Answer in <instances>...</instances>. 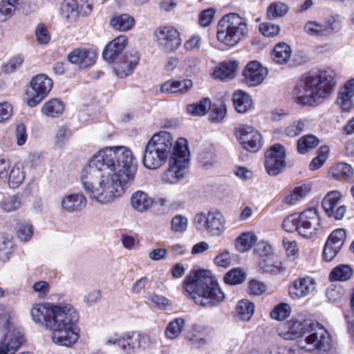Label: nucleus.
Masks as SVG:
<instances>
[{
    "label": "nucleus",
    "mask_w": 354,
    "mask_h": 354,
    "mask_svg": "<svg viewBox=\"0 0 354 354\" xmlns=\"http://www.w3.org/2000/svg\"><path fill=\"white\" fill-rule=\"evenodd\" d=\"M149 299L152 302L153 306L160 309H165L167 306L171 304L170 301L164 296L151 294Z\"/></svg>",
    "instance_id": "62"
},
{
    "label": "nucleus",
    "mask_w": 354,
    "mask_h": 354,
    "mask_svg": "<svg viewBox=\"0 0 354 354\" xmlns=\"http://www.w3.org/2000/svg\"><path fill=\"white\" fill-rule=\"evenodd\" d=\"M354 96V79L347 81L340 88L335 103L344 111H349L353 106L352 98Z\"/></svg>",
    "instance_id": "23"
},
{
    "label": "nucleus",
    "mask_w": 354,
    "mask_h": 354,
    "mask_svg": "<svg viewBox=\"0 0 354 354\" xmlns=\"http://www.w3.org/2000/svg\"><path fill=\"white\" fill-rule=\"evenodd\" d=\"M233 104L237 112L246 113L252 104V100L248 93L243 91H236L233 94Z\"/></svg>",
    "instance_id": "30"
},
{
    "label": "nucleus",
    "mask_w": 354,
    "mask_h": 354,
    "mask_svg": "<svg viewBox=\"0 0 354 354\" xmlns=\"http://www.w3.org/2000/svg\"><path fill=\"white\" fill-rule=\"evenodd\" d=\"M24 57L22 55H18L12 57L3 67V71L5 73H12L17 69L19 68L22 65Z\"/></svg>",
    "instance_id": "54"
},
{
    "label": "nucleus",
    "mask_w": 354,
    "mask_h": 354,
    "mask_svg": "<svg viewBox=\"0 0 354 354\" xmlns=\"http://www.w3.org/2000/svg\"><path fill=\"white\" fill-rule=\"evenodd\" d=\"M176 147L172 135L165 131L155 133L147 142L142 157L143 165L149 169H156L171 159Z\"/></svg>",
    "instance_id": "5"
},
{
    "label": "nucleus",
    "mask_w": 354,
    "mask_h": 354,
    "mask_svg": "<svg viewBox=\"0 0 354 354\" xmlns=\"http://www.w3.org/2000/svg\"><path fill=\"white\" fill-rule=\"evenodd\" d=\"M259 30L266 37H274L279 32L280 28L271 22H265L260 24Z\"/></svg>",
    "instance_id": "57"
},
{
    "label": "nucleus",
    "mask_w": 354,
    "mask_h": 354,
    "mask_svg": "<svg viewBox=\"0 0 354 354\" xmlns=\"http://www.w3.org/2000/svg\"><path fill=\"white\" fill-rule=\"evenodd\" d=\"M344 294V290L341 286H331L326 291V297L331 303L340 301Z\"/></svg>",
    "instance_id": "56"
},
{
    "label": "nucleus",
    "mask_w": 354,
    "mask_h": 354,
    "mask_svg": "<svg viewBox=\"0 0 354 354\" xmlns=\"http://www.w3.org/2000/svg\"><path fill=\"white\" fill-rule=\"evenodd\" d=\"M290 314V306L288 304L281 303L276 306L270 312V317L277 320H284Z\"/></svg>",
    "instance_id": "48"
},
{
    "label": "nucleus",
    "mask_w": 354,
    "mask_h": 354,
    "mask_svg": "<svg viewBox=\"0 0 354 354\" xmlns=\"http://www.w3.org/2000/svg\"><path fill=\"white\" fill-rule=\"evenodd\" d=\"M311 190L309 184H304L301 186L295 187L291 194L285 198V202L290 205H294L297 201L306 197Z\"/></svg>",
    "instance_id": "38"
},
{
    "label": "nucleus",
    "mask_w": 354,
    "mask_h": 354,
    "mask_svg": "<svg viewBox=\"0 0 354 354\" xmlns=\"http://www.w3.org/2000/svg\"><path fill=\"white\" fill-rule=\"evenodd\" d=\"M312 324H313L312 320L291 319L284 324L283 329L281 330L279 335L285 339H295L299 337H305Z\"/></svg>",
    "instance_id": "16"
},
{
    "label": "nucleus",
    "mask_w": 354,
    "mask_h": 354,
    "mask_svg": "<svg viewBox=\"0 0 354 354\" xmlns=\"http://www.w3.org/2000/svg\"><path fill=\"white\" fill-rule=\"evenodd\" d=\"M192 86V81L189 79L169 80L161 85L160 91L167 93H186L190 90Z\"/></svg>",
    "instance_id": "27"
},
{
    "label": "nucleus",
    "mask_w": 354,
    "mask_h": 354,
    "mask_svg": "<svg viewBox=\"0 0 354 354\" xmlns=\"http://www.w3.org/2000/svg\"><path fill=\"white\" fill-rule=\"evenodd\" d=\"M110 23L115 30L124 32L133 28L135 20L128 14H122L113 17Z\"/></svg>",
    "instance_id": "36"
},
{
    "label": "nucleus",
    "mask_w": 354,
    "mask_h": 354,
    "mask_svg": "<svg viewBox=\"0 0 354 354\" xmlns=\"http://www.w3.org/2000/svg\"><path fill=\"white\" fill-rule=\"evenodd\" d=\"M25 171L23 164L17 162L12 167L9 174H8V182L11 188L18 187L25 179Z\"/></svg>",
    "instance_id": "33"
},
{
    "label": "nucleus",
    "mask_w": 354,
    "mask_h": 354,
    "mask_svg": "<svg viewBox=\"0 0 354 354\" xmlns=\"http://www.w3.org/2000/svg\"><path fill=\"white\" fill-rule=\"evenodd\" d=\"M319 144V140L313 134H306L297 140V149L299 153L306 154L310 150L317 147Z\"/></svg>",
    "instance_id": "34"
},
{
    "label": "nucleus",
    "mask_w": 354,
    "mask_h": 354,
    "mask_svg": "<svg viewBox=\"0 0 354 354\" xmlns=\"http://www.w3.org/2000/svg\"><path fill=\"white\" fill-rule=\"evenodd\" d=\"M154 36L158 46L166 53L176 50L182 43L179 32L171 26L158 28Z\"/></svg>",
    "instance_id": "13"
},
{
    "label": "nucleus",
    "mask_w": 354,
    "mask_h": 354,
    "mask_svg": "<svg viewBox=\"0 0 354 354\" xmlns=\"http://www.w3.org/2000/svg\"><path fill=\"white\" fill-rule=\"evenodd\" d=\"M183 290L196 304L205 308L215 307L225 299L224 293L209 270H199L194 275L187 276Z\"/></svg>",
    "instance_id": "4"
},
{
    "label": "nucleus",
    "mask_w": 354,
    "mask_h": 354,
    "mask_svg": "<svg viewBox=\"0 0 354 354\" xmlns=\"http://www.w3.org/2000/svg\"><path fill=\"white\" fill-rule=\"evenodd\" d=\"M193 223L198 231L207 232L214 236L221 235L225 230V219L222 213L217 209L196 214Z\"/></svg>",
    "instance_id": "10"
},
{
    "label": "nucleus",
    "mask_w": 354,
    "mask_h": 354,
    "mask_svg": "<svg viewBox=\"0 0 354 354\" xmlns=\"http://www.w3.org/2000/svg\"><path fill=\"white\" fill-rule=\"evenodd\" d=\"M254 305L248 300H241L236 305L237 315L243 321H249L254 314Z\"/></svg>",
    "instance_id": "39"
},
{
    "label": "nucleus",
    "mask_w": 354,
    "mask_h": 354,
    "mask_svg": "<svg viewBox=\"0 0 354 354\" xmlns=\"http://www.w3.org/2000/svg\"><path fill=\"white\" fill-rule=\"evenodd\" d=\"M267 75V68L263 67L257 61L249 62L243 71L244 82L250 86L259 85Z\"/></svg>",
    "instance_id": "18"
},
{
    "label": "nucleus",
    "mask_w": 354,
    "mask_h": 354,
    "mask_svg": "<svg viewBox=\"0 0 354 354\" xmlns=\"http://www.w3.org/2000/svg\"><path fill=\"white\" fill-rule=\"evenodd\" d=\"M53 87V81L44 74L34 77L30 82V88L27 91V104L36 106L48 95Z\"/></svg>",
    "instance_id": "11"
},
{
    "label": "nucleus",
    "mask_w": 354,
    "mask_h": 354,
    "mask_svg": "<svg viewBox=\"0 0 354 354\" xmlns=\"http://www.w3.org/2000/svg\"><path fill=\"white\" fill-rule=\"evenodd\" d=\"M237 66L238 64L235 61L225 62L221 66L215 68L213 76L221 81L231 80L235 77Z\"/></svg>",
    "instance_id": "29"
},
{
    "label": "nucleus",
    "mask_w": 354,
    "mask_h": 354,
    "mask_svg": "<svg viewBox=\"0 0 354 354\" xmlns=\"http://www.w3.org/2000/svg\"><path fill=\"white\" fill-rule=\"evenodd\" d=\"M131 201L133 208L139 212H146L153 203L152 198L142 191H137L134 193L131 196Z\"/></svg>",
    "instance_id": "31"
},
{
    "label": "nucleus",
    "mask_w": 354,
    "mask_h": 354,
    "mask_svg": "<svg viewBox=\"0 0 354 354\" xmlns=\"http://www.w3.org/2000/svg\"><path fill=\"white\" fill-rule=\"evenodd\" d=\"M259 268L263 272L277 274L281 270L280 266H276L270 263L266 259H263L259 262Z\"/></svg>",
    "instance_id": "61"
},
{
    "label": "nucleus",
    "mask_w": 354,
    "mask_h": 354,
    "mask_svg": "<svg viewBox=\"0 0 354 354\" xmlns=\"http://www.w3.org/2000/svg\"><path fill=\"white\" fill-rule=\"evenodd\" d=\"M210 117L211 120L213 122H220L221 121L227 113V109L225 104H214L212 106H211L210 109Z\"/></svg>",
    "instance_id": "55"
},
{
    "label": "nucleus",
    "mask_w": 354,
    "mask_h": 354,
    "mask_svg": "<svg viewBox=\"0 0 354 354\" xmlns=\"http://www.w3.org/2000/svg\"><path fill=\"white\" fill-rule=\"evenodd\" d=\"M35 35L38 42L41 44L48 43L50 38L46 26L42 24L37 26L35 30Z\"/></svg>",
    "instance_id": "60"
},
{
    "label": "nucleus",
    "mask_w": 354,
    "mask_h": 354,
    "mask_svg": "<svg viewBox=\"0 0 354 354\" xmlns=\"http://www.w3.org/2000/svg\"><path fill=\"white\" fill-rule=\"evenodd\" d=\"M308 120L297 119L290 122L284 129V134L290 138L299 136L305 131L308 130Z\"/></svg>",
    "instance_id": "32"
},
{
    "label": "nucleus",
    "mask_w": 354,
    "mask_h": 354,
    "mask_svg": "<svg viewBox=\"0 0 354 354\" xmlns=\"http://www.w3.org/2000/svg\"><path fill=\"white\" fill-rule=\"evenodd\" d=\"M30 314L35 323L45 326L53 332L51 337L55 344L70 347L77 341L79 315L72 305L36 304L31 308Z\"/></svg>",
    "instance_id": "2"
},
{
    "label": "nucleus",
    "mask_w": 354,
    "mask_h": 354,
    "mask_svg": "<svg viewBox=\"0 0 354 354\" xmlns=\"http://www.w3.org/2000/svg\"><path fill=\"white\" fill-rule=\"evenodd\" d=\"M265 167L267 172L271 176L279 174L284 165L286 149L280 144L274 145L265 154Z\"/></svg>",
    "instance_id": "15"
},
{
    "label": "nucleus",
    "mask_w": 354,
    "mask_h": 354,
    "mask_svg": "<svg viewBox=\"0 0 354 354\" xmlns=\"http://www.w3.org/2000/svg\"><path fill=\"white\" fill-rule=\"evenodd\" d=\"M32 289L39 298H45L49 292L50 286L48 282L39 281L33 284Z\"/></svg>",
    "instance_id": "63"
},
{
    "label": "nucleus",
    "mask_w": 354,
    "mask_h": 354,
    "mask_svg": "<svg viewBox=\"0 0 354 354\" xmlns=\"http://www.w3.org/2000/svg\"><path fill=\"white\" fill-rule=\"evenodd\" d=\"M290 47L286 43L277 44L272 53V57L274 62L279 64H286L291 55Z\"/></svg>",
    "instance_id": "35"
},
{
    "label": "nucleus",
    "mask_w": 354,
    "mask_h": 354,
    "mask_svg": "<svg viewBox=\"0 0 354 354\" xmlns=\"http://www.w3.org/2000/svg\"><path fill=\"white\" fill-rule=\"evenodd\" d=\"M342 23L338 16H330L324 24L315 21H308L304 26L305 32L313 37H327L339 32Z\"/></svg>",
    "instance_id": "12"
},
{
    "label": "nucleus",
    "mask_w": 354,
    "mask_h": 354,
    "mask_svg": "<svg viewBox=\"0 0 354 354\" xmlns=\"http://www.w3.org/2000/svg\"><path fill=\"white\" fill-rule=\"evenodd\" d=\"M288 11V6L283 3H274L270 5L267 10L269 19H274L283 16Z\"/></svg>",
    "instance_id": "51"
},
{
    "label": "nucleus",
    "mask_w": 354,
    "mask_h": 354,
    "mask_svg": "<svg viewBox=\"0 0 354 354\" xmlns=\"http://www.w3.org/2000/svg\"><path fill=\"white\" fill-rule=\"evenodd\" d=\"M341 194L337 191H331L328 192L323 198L322 205L325 212L329 217L334 218L335 220H341L344 217L346 208L344 205L338 207L335 211Z\"/></svg>",
    "instance_id": "19"
},
{
    "label": "nucleus",
    "mask_w": 354,
    "mask_h": 354,
    "mask_svg": "<svg viewBox=\"0 0 354 354\" xmlns=\"http://www.w3.org/2000/svg\"><path fill=\"white\" fill-rule=\"evenodd\" d=\"M62 15L68 19H74L77 16V10L74 0L65 1L61 6Z\"/></svg>",
    "instance_id": "52"
},
{
    "label": "nucleus",
    "mask_w": 354,
    "mask_h": 354,
    "mask_svg": "<svg viewBox=\"0 0 354 354\" xmlns=\"http://www.w3.org/2000/svg\"><path fill=\"white\" fill-rule=\"evenodd\" d=\"M341 248V246L335 245L330 243V242L326 241L323 251V258L326 261H331L337 255Z\"/></svg>",
    "instance_id": "59"
},
{
    "label": "nucleus",
    "mask_w": 354,
    "mask_h": 354,
    "mask_svg": "<svg viewBox=\"0 0 354 354\" xmlns=\"http://www.w3.org/2000/svg\"><path fill=\"white\" fill-rule=\"evenodd\" d=\"M189 162V151L187 140L183 138L176 141V147L169 168L162 175L161 179L167 183L175 184L184 178Z\"/></svg>",
    "instance_id": "7"
},
{
    "label": "nucleus",
    "mask_w": 354,
    "mask_h": 354,
    "mask_svg": "<svg viewBox=\"0 0 354 354\" xmlns=\"http://www.w3.org/2000/svg\"><path fill=\"white\" fill-rule=\"evenodd\" d=\"M211 108V101L209 98H204L200 102L187 106V111L194 116H201L207 113Z\"/></svg>",
    "instance_id": "40"
},
{
    "label": "nucleus",
    "mask_w": 354,
    "mask_h": 354,
    "mask_svg": "<svg viewBox=\"0 0 354 354\" xmlns=\"http://www.w3.org/2000/svg\"><path fill=\"white\" fill-rule=\"evenodd\" d=\"M299 348L308 352L326 354L332 347V341L328 330L319 323L313 322L305 339L299 342Z\"/></svg>",
    "instance_id": "9"
},
{
    "label": "nucleus",
    "mask_w": 354,
    "mask_h": 354,
    "mask_svg": "<svg viewBox=\"0 0 354 354\" xmlns=\"http://www.w3.org/2000/svg\"><path fill=\"white\" fill-rule=\"evenodd\" d=\"M346 239V232L343 229H337L332 232L327 239V242H330L335 245L342 247Z\"/></svg>",
    "instance_id": "58"
},
{
    "label": "nucleus",
    "mask_w": 354,
    "mask_h": 354,
    "mask_svg": "<svg viewBox=\"0 0 354 354\" xmlns=\"http://www.w3.org/2000/svg\"><path fill=\"white\" fill-rule=\"evenodd\" d=\"M299 214L294 213L288 216L283 222V229L288 232L299 233Z\"/></svg>",
    "instance_id": "50"
},
{
    "label": "nucleus",
    "mask_w": 354,
    "mask_h": 354,
    "mask_svg": "<svg viewBox=\"0 0 354 354\" xmlns=\"http://www.w3.org/2000/svg\"><path fill=\"white\" fill-rule=\"evenodd\" d=\"M137 160L125 147H107L98 151L82 169L81 183L90 199L101 204L112 202L133 181Z\"/></svg>",
    "instance_id": "1"
},
{
    "label": "nucleus",
    "mask_w": 354,
    "mask_h": 354,
    "mask_svg": "<svg viewBox=\"0 0 354 354\" xmlns=\"http://www.w3.org/2000/svg\"><path fill=\"white\" fill-rule=\"evenodd\" d=\"M245 279L244 272L240 268H233L228 271L223 277V281L228 285L242 283Z\"/></svg>",
    "instance_id": "46"
},
{
    "label": "nucleus",
    "mask_w": 354,
    "mask_h": 354,
    "mask_svg": "<svg viewBox=\"0 0 354 354\" xmlns=\"http://www.w3.org/2000/svg\"><path fill=\"white\" fill-rule=\"evenodd\" d=\"M140 60L139 53L137 50L127 52L122 61L114 67V71L118 77L124 78L131 75Z\"/></svg>",
    "instance_id": "20"
},
{
    "label": "nucleus",
    "mask_w": 354,
    "mask_h": 354,
    "mask_svg": "<svg viewBox=\"0 0 354 354\" xmlns=\"http://www.w3.org/2000/svg\"><path fill=\"white\" fill-rule=\"evenodd\" d=\"M257 239V237L254 232H243L236 239V248L239 252H246L252 248Z\"/></svg>",
    "instance_id": "37"
},
{
    "label": "nucleus",
    "mask_w": 354,
    "mask_h": 354,
    "mask_svg": "<svg viewBox=\"0 0 354 354\" xmlns=\"http://www.w3.org/2000/svg\"><path fill=\"white\" fill-rule=\"evenodd\" d=\"M86 204V198L80 193L66 195L61 203L62 209L69 213L81 212Z\"/></svg>",
    "instance_id": "25"
},
{
    "label": "nucleus",
    "mask_w": 354,
    "mask_h": 354,
    "mask_svg": "<svg viewBox=\"0 0 354 354\" xmlns=\"http://www.w3.org/2000/svg\"><path fill=\"white\" fill-rule=\"evenodd\" d=\"M316 288L315 280L310 277L295 279L288 288V293L292 299L305 297L312 293Z\"/></svg>",
    "instance_id": "17"
},
{
    "label": "nucleus",
    "mask_w": 354,
    "mask_h": 354,
    "mask_svg": "<svg viewBox=\"0 0 354 354\" xmlns=\"http://www.w3.org/2000/svg\"><path fill=\"white\" fill-rule=\"evenodd\" d=\"M13 243L6 234H0V261H7L12 252Z\"/></svg>",
    "instance_id": "43"
},
{
    "label": "nucleus",
    "mask_w": 354,
    "mask_h": 354,
    "mask_svg": "<svg viewBox=\"0 0 354 354\" xmlns=\"http://www.w3.org/2000/svg\"><path fill=\"white\" fill-rule=\"evenodd\" d=\"M319 228V225L315 224V221H307L299 214V234L309 238L315 234Z\"/></svg>",
    "instance_id": "41"
},
{
    "label": "nucleus",
    "mask_w": 354,
    "mask_h": 354,
    "mask_svg": "<svg viewBox=\"0 0 354 354\" xmlns=\"http://www.w3.org/2000/svg\"><path fill=\"white\" fill-rule=\"evenodd\" d=\"M186 342L192 348H200L207 344V333L205 326L195 324L187 332Z\"/></svg>",
    "instance_id": "21"
},
{
    "label": "nucleus",
    "mask_w": 354,
    "mask_h": 354,
    "mask_svg": "<svg viewBox=\"0 0 354 354\" xmlns=\"http://www.w3.org/2000/svg\"><path fill=\"white\" fill-rule=\"evenodd\" d=\"M328 153L329 147L328 146L324 145L320 147L317 151V156L310 163V169L311 170H316L320 168L327 160Z\"/></svg>",
    "instance_id": "47"
},
{
    "label": "nucleus",
    "mask_w": 354,
    "mask_h": 354,
    "mask_svg": "<svg viewBox=\"0 0 354 354\" xmlns=\"http://www.w3.org/2000/svg\"><path fill=\"white\" fill-rule=\"evenodd\" d=\"M335 76V72L330 68L304 74L292 91L295 102L301 105H317L334 90Z\"/></svg>",
    "instance_id": "3"
},
{
    "label": "nucleus",
    "mask_w": 354,
    "mask_h": 354,
    "mask_svg": "<svg viewBox=\"0 0 354 354\" xmlns=\"http://www.w3.org/2000/svg\"><path fill=\"white\" fill-rule=\"evenodd\" d=\"M236 136L241 146L250 152L258 151L262 146V136L252 127L240 125L236 128Z\"/></svg>",
    "instance_id": "14"
},
{
    "label": "nucleus",
    "mask_w": 354,
    "mask_h": 354,
    "mask_svg": "<svg viewBox=\"0 0 354 354\" xmlns=\"http://www.w3.org/2000/svg\"><path fill=\"white\" fill-rule=\"evenodd\" d=\"M19 0H2L0 3V21H4L12 16Z\"/></svg>",
    "instance_id": "44"
},
{
    "label": "nucleus",
    "mask_w": 354,
    "mask_h": 354,
    "mask_svg": "<svg viewBox=\"0 0 354 354\" xmlns=\"http://www.w3.org/2000/svg\"><path fill=\"white\" fill-rule=\"evenodd\" d=\"M24 338L18 332L6 334L3 342L0 345V354H14L22 344Z\"/></svg>",
    "instance_id": "26"
},
{
    "label": "nucleus",
    "mask_w": 354,
    "mask_h": 354,
    "mask_svg": "<svg viewBox=\"0 0 354 354\" xmlns=\"http://www.w3.org/2000/svg\"><path fill=\"white\" fill-rule=\"evenodd\" d=\"M353 274L352 269L346 265H340L335 268L330 273V281H345L348 279Z\"/></svg>",
    "instance_id": "45"
},
{
    "label": "nucleus",
    "mask_w": 354,
    "mask_h": 354,
    "mask_svg": "<svg viewBox=\"0 0 354 354\" xmlns=\"http://www.w3.org/2000/svg\"><path fill=\"white\" fill-rule=\"evenodd\" d=\"M21 199L18 196L13 195L4 197L1 203L2 209L8 212H13L21 206Z\"/></svg>",
    "instance_id": "49"
},
{
    "label": "nucleus",
    "mask_w": 354,
    "mask_h": 354,
    "mask_svg": "<svg viewBox=\"0 0 354 354\" xmlns=\"http://www.w3.org/2000/svg\"><path fill=\"white\" fill-rule=\"evenodd\" d=\"M151 343L149 335L137 331H128L122 335L115 333L105 341L106 345H116L127 354L145 350Z\"/></svg>",
    "instance_id": "8"
},
{
    "label": "nucleus",
    "mask_w": 354,
    "mask_h": 354,
    "mask_svg": "<svg viewBox=\"0 0 354 354\" xmlns=\"http://www.w3.org/2000/svg\"><path fill=\"white\" fill-rule=\"evenodd\" d=\"M128 39L124 35H120L110 41L103 50V58L109 62H113L123 51L127 44Z\"/></svg>",
    "instance_id": "24"
},
{
    "label": "nucleus",
    "mask_w": 354,
    "mask_h": 354,
    "mask_svg": "<svg viewBox=\"0 0 354 354\" xmlns=\"http://www.w3.org/2000/svg\"><path fill=\"white\" fill-rule=\"evenodd\" d=\"M247 19L235 12L225 15L217 24V39L225 46L232 48L248 35Z\"/></svg>",
    "instance_id": "6"
},
{
    "label": "nucleus",
    "mask_w": 354,
    "mask_h": 354,
    "mask_svg": "<svg viewBox=\"0 0 354 354\" xmlns=\"http://www.w3.org/2000/svg\"><path fill=\"white\" fill-rule=\"evenodd\" d=\"M254 252L261 257H268L272 254V249L268 243L262 241L255 245Z\"/></svg>",
    "instance_id": "64"
},
{
    "label": "nucleus",
    "mask_w": 354,
    "mask_h": 354,
    "mask_svg": "<svg viewBox=\"0 0 354 354\" xmlns=\"http://www.w3.org/2000/svg\"><path fill=\"white\" fill-rule=\"evenodd\" d=\"M96 54L86 48H76L71 52L67 57L69 62L75 64H80L82 68L91 66L95 62Z\"/></svg>",
    "instance_id": "22"
},
{
    "label": "nucleus",
    "mask_w": 354,
    "mask_h": 354,
    "mask_svg": "<svg viewBox=\"0 0 354 354\" xmlns=\"http://www.w3.org/2000/svg\"><path fill=\"white\" fill-rule=\"evenodd\" d=\"M185 322L183 318H176L169 322L165 329V335L171 339L176 338L183 331Z\"/></svg>",
    "instance_id": "42"
},
{
    "label": "nucleus",
    "mask_w": 354,
    "mask_h": 354,
    "mask_svg": "<svg viewBox=\"0 0 354 354\" xmlns=\"http://www.w3.org/2000/svg\"><path fill=\"white\" fill-rule=\"evenodd\" d=\"M187 226V218L180 214L176 215L171 220V230L174 232H184Z\"/></svg>",
    "instance_id": "53"
},
{
    "label": "nucleus",
    "mask_w": 354,
    "mask_h": 354,
    "mask_svg": "<svg viewBox=\"0 0 354 354\" xmlns=\"http://www.w3.org/2000/svg\"><path fill=\"white\" fill-rule=\"evenodd\" d=\"M65 109L64 103L59 98H52L46 102L41 109L42 114L47 117L57 118Z\"/></svg>",
    "instance_id": "28"
}]
</instances>
